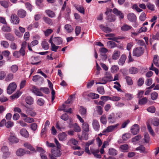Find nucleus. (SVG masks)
<instances>
[{"instance_id":"nucleus-1","label":"nucleus","mask_w":159,"mask_h":159,"mask_svg":"<svg viewBox=\"0 0 159 159\" xmlns=\"http://www.w3.org/2000/svg\"><path fill=\"white\" fill-rule=\"evenodd\" d=\"M119 125L118 123L114 125L108 126L106 129H104L102 132V133H107L111 132L117 129Z\"/></svg>"},{"instance_id":"nucleus-2","label":"nucleus","mask_w":159,"mask_h":159,"mask_svg":"<svg viewBox=\"0 0 159 159\" xmlns=\"http://www.w3.org/2000/svg\"><path fill=\"white\" fill-rule=\"evenodd\" d=\"M144 52V49L141 47H139L134 48L133 51V56L139 57L142 55Z\"/></svg>"},{"instance_id":"nucleus-3","label":"nucleus","mask_w":159,"mask_h":159,"mask_svg":"<svg viewBox=\"0 0 159 159\" xmlns=\"http://www.w3.org/2000/svg\"><path fill=\"white\" fill-rule=\"evenodd\" d=\"M17 87L16 84L15 82L11 83L8 86L7 89V93L11 94L16 89Z\"/></svg>"},{"instance_id":"nucleus-4","label":"nucleus","mask_w":159,"mask_h":159,"mask_svg":"<svg viewBox=\"0 0 159 159\" xmlns=\"http://www.w3.org/2000/svg\"><path fill=\"white\" fill-rule=\"evenodd\" d=\"M31 91L37 96H43V93L41 92L40 89L37 88L35 86H33L31 90Z\"/></svg>"},{"instance_id":"nucleus-5","label":"nucleus","mask_w":159,"mask_h":159,"mask_svg":"<svg viewBox=\"0 0 159 159\" xmlns=\"http://www.w3.org/2000/svg\"><path fill=\"white\" fill-rule=\"evenodd\" d=\"M107 120L109 123L113 124L116 122L117 117H116L115 114L112 113L108 115Z\"/></svg>"},{"instance_id":"nucleus-6","label":"nucleus","mask_w":159,"mask_h":159,"mask_svg":"<svg viewBox=\"0 0 159 159\" xmlns=\"http://www.w3.org/2000/svg\"><path fill=\"white\" fill-rule=\"evenodd\" d=\"M90 150L91 152L94 155L95 157L98 158H101V156L98 153L99 152V149H94L93 146L90 147Z\"/></svg>"},{"instance_id":"nucleus-7","label":"nucleus","mask_w":159,"mask_h":159,"mask_svg":"<svg viewBox=\"0 0 159 159\" xmlns=\"http://www.w3.org/2000/svg\"><path fill=\"white\" fill-rule=\"evenodd\" d=\"M92 126L93 129L96 131H98L100 128V125L98 120L93 119L92 121Z\"/></svg>"},{"instance_id":"nucleus-8","label":"nucleus","mask_w":159,"mask_h":159,"mask_svg":"<svg viewBox=\"0 0 159 159\" xmlns=\"http://www.w3.org/2000/svg\"><path fill=\"white\" fill-rule=\"evenodd\" d=\"M11 23L16 25L19 24L20 21L19 19L16 15H12L11 16Z\"/></svg>"},{"instance_id":"nucleus-9","label":"nucleus","mask_w":159,"mask_h":159,"mask_svg":"<svg viewBox=\"0 0 159 159\" xmlns=\"http://www.w3.org/2000/svg\"><path fill=\"white\" fill-rule=\"evenodd\" d=\"M53 35L51 36L50 37L49 40V43L51 44V50L52 51L56 52L57 51V49L59 48V46H57L55 45V43H54L52 41V37Z\"/></svg>"},{"instance_id":"nucleus-10","label":"nucleus","mask_w":159,"mask_h":159,"mask_svg":"<svg viewBox=\"0 0 159 159\" xmlns=\"http://www.w3.org/2000/svg\"><path fill=\"white\" fill-rule=\"evenodd\" d=\"M59 149L54 148L51 150V155H53L55 157H60L61 155V152Z\"/></svg>"},{"instance_id":"nucleus-11","label":"nucleus","mask_w":159,"mask_h":159,"mask_svg":"<svg viewBox=\"0 0 159 159\" xmlns=\"http://www.w3.org/2000/svg\"><path fill=\"white\" fill-rule=\"evenodd\" d=\"M131 130L132 133L134 135H136L139 131V126L137 124H134L131 127Z\"/></svg>"},{"instance_id":"nucleus-12","label":"nucleus","mask_w":159,"mask_h":159,"mask_svg":"<svg viewBox=\"0 0 159 159\" xmlns=\"http://www.w3.org/2000/svg\"><path fill=\"white\" fill-rule=\"evenodd\" d=\"M8 139L9 142L12 143H16L19 141L18 139L16 137L15 134H11Z\"/></svg>"},{"instance_id":"nucleus-13","label":"nucleus","mask_w":159,"mask_h":159,"mask_svg":"<svg viewBox=\"0 0 159 159\" xmlns=\"http://www.w3.org/2000/svg\"><path fill=\"white\" fill-rule=\"evenodd\" d=\"M26 114L32 117L36 115V112L32 107L29 108L25 111Z\"/></svg>"},{"instance_id":"nucleus-14","label":"nucleus","mask_w":159,"mask_h":159,"mask_svg":"<svg viewBox=\"0 0 159 159\" xmlns=\"http://www.w3.org/2000/svg\"><path fill=\"white\" fill-rule=\"evenodd\" d=\"M104 81H113V77L111 74L109 72H107L106 73L105 76L103 78Z\"/></svg>"},{"instance_id":"nucleus-15","label":"nucleus","mask_w":159,"mask_h":159,"mask_svg":"<svg viewBox=\"0 0 159 159\" xmlns=\"http://www.w3.org/2000/svg\"><path fill=\"white\" fill-rule=\"evenodd\" d=\"M128 20L131 22H134L136 20V15L133 13H130L127 15Z\"/></svg>"},{"instance_id":"nucleus-16","label":"nucleus","mask_w":159,"mask_h":159,"mask_svg":"<svg viewBox=\"0 0 159 159\" xmlns=\"http://www.w3.org/2000/svg\"><path fill=\"white\" fill-rule=\"evenodd\" d=\"M113 13L116 15L119 16V18L121 19H122L124 17V14L121 12L116 8H114L112 11Z\"/></svg>"},{"instance_id":"nucleus-17","label":"nucleus","mask_w":159,"mask_h":159,"mask_svg":"<svg viewBox=\"0 0 159 159\" xmlns=\"http://www.w3.org/2000/svg\"><path fill=\"white\" fill-rule=\"evenodd\" d=\"M52 41L54 43L57 45L61 44L63 42L62 39L59 37L52 38Z\"/></svg>"},{"instance_id":"nucleus-18","label":"nucleus","mask_w":159,"mask_h":159,"mask_svg":"<svg viewBox=\"0 0 159 159\" xmlns=\"http://www.w3.org/2000/svg\"><path fill=\"white\" fill-rule=\"evenodd\" d=\"M45 12L47 16L51 18H53L56 16V14L53 11L50 9H47L45 11Z\"/></svg>"},{"instance_id":"nucleus-19","label":"nucleus","mask_w":159,"mask_h":159,"mask_svg":"<svg viewBox=\"0 0 159 159\" xmlns=\"http://www.w3.org/2000/svg\"><path fill=\"white\" fill-rule=\"evenodd\" d=\"M132 29L133 30L132 27L130 25L127 24H124L121 27V30L124 32H125Z\"/></svg>"},{"instance_id":"nucleus-20","label":"nucleus","mask_w":159,"mask_h":159,"mask_svg":"<svg viewBox=\"0 0 159 159\" xmlns=\"http://www.w3.org/2000/svg\"><path fill=\"white\" fill-rule=\"evenodd\" d=\"M78 144V141L75 139L72 138L70 139L67 143V145L71 146L72 145L76 146Z\"/></svg>"},{"instance_id":"nucleus-21","label":"nucleus","mask_w":159,"mask_h":159,"mask_svg":"<svg viewBox=\"0 0 159 159\" xmlns=\"http://www.w3.org/2000/svg\"><path fill=\"white\" fill-rule=\"evenodd\" d=\"M67 136V134L64 132L58 135L59 140L62 141H65L66 140Z\"/></svg>"},{"instance_id":"nucleus-22","label":"nucleus","mask_w":159,"mask_h":159,"mask_svg":"<svg viewBox=\"0 0 159 159\" xmlns=\"http://www.w3.org/2000/svg\"><path fill=\"white\" fill-rule=\"evenodd\" d=\"M24 146L26 148L34 152H36V150L33 147V146L30 143L26 142L24 144Z\"/></svg>"},{"instance_id":"nucleus-23","label":"nucleus","mask_w":159,"mask_h":159,"mask_svg":"<svg viewBox=\"0 0 159 159\" xmlns=\"http://www.w3.org/2000/svg\"><path fill=\"white\" fill-rule=\"evenodd\" d=\"M20 134L23 136L28 138L29 137V134L28 132L26 129H22L20 131Z\"/></svg>"},{"instance_id":"nucleus-24","label":"nucleus","mask_w":159,"mask_h":159,"mask_svg":"<svg viewBox=\"0 0 159 159\" xmlns=\"http://www.w3.org/2000/svg\"><path fill=\"white\" fill-rule=\"evenodd\" d=\"M43 20L46 23L50 25H52L53 24L52 20L48 17L44 16L43 18Z\"/></svg>"},{"instance_id":"nucleus-25","label":"nucleus","mask_w":159,"mask_h":159,"mask_svg":"<svg viewBox=\"0 0 159 159\" xmlns=\"http://www.w3.org/2000/svg\"><path fill=\"white\" fill-rule=\"evenodd\" d=\"M126 57L125 54L122 55L119 61V64L120 65H123L125 61Z\"/></svg>"},{"instance_id":"nucleus-26","label":"nucleus","mask_w":159,"mask_h":159,"mask_svg":"<svg viewBox=\"0 0 159 159\" xmlns=\"http://www.w3.org/2000/svg\"><path fill=\"white\" fill-rule=\"evenodd\" d=\"M120 51L118 50H115L112 55V59L114 60L118 59L120 56Z\"/></svg>"},{"instance_id":"nucleus-27","label":"nucleus","mask_w":159,"mask_h":159,"mask_svg":"<svg viewBox=\"0 0 159 159\" xmlns=\"http://www.w3.org/2000/svg\"><path fill=\"white\" fill-rule=\"evenodd\" d=\"M25 150L22 148L17 149L16 152V154L18 156H22L25 154Z\"/></svg>"},{"instance_id":"nucleus-28","label":"nucleus","mask_w":159,"mask_h":159,"mask_svg":"<svg viewBox=\"0 0 159 159\" xmlns=\"http://www.w3.org/2000/svg\"><path fill=\"white\" fill-rule=\"evenodd\" d=\"M17 14L20 17L23 18L26 16V12L23 9H20L18 11Z\"/></svg>"},{"instance_id":"nucleus-29","label":"nucleus","mask_w":159,"mask_h":159,"mask_svg":"<svg viewBox=\"0 0 159 159\" xmlns=\"http://www.w3.org/2000/svg\"><path fill=\"white\" fill-rule=\"evenodd\" d=\"M82 128L85 132H88L89 131V125L88 123L84 122L83 123Z\"/></svg>"},{"instance_id":"nucleus-30","label":"nucleus","mask_w":159,"mask_h":159,"mask_svg":"<svg viewBox=\"0 0 159 159\" xmlns=\"http://www.w3.org/2000/svg\"><path fill=\"white\" fill-rule=\"evenodd\" d=\"M99 27L100 28L105 32L109 33L111 31V30L110 28L105 27L102 25H100Z\"/></svg>"},{"instance_id":"nucleus-31","label":"nucleus","mask_w":159,"mask_h":159,"mask_svg":"<svg viewBox=\"0 0 159 159\" xmlns=\"http://www.w3.org/2000/svg\"><path fill=\"white\" fill-rule=\"evenodd\" d=\"M42 48L45 50H48L49 48V45L46 40H44L41 43Z\"/></svg>"},{"instance_id":"nucleus-32","label":"nucleus","mask_w":159,"mask_h":159,"mask_svg":"<svg viewBox=\"0 0 159 159\" xmlns=\"http://www.w3.org/2000/svg\"><path fill=\"white\" fill-rule=\"evenodd\" d=\"M64 28L68 33H71L73 30V28L71 26L68 24L64 26Z\"/></svg>"},{"instance_id":"nucleus-33","label":"nucleus","mask_w":159,"mask_h":159,"mask_svg":"<svg viewBox=\"0 0 159 159\" xmlns=\"http://www.w3.org/2000/svg\"><path fill=\"white\" fill-rule=\"evenodd\" d=\"M5 38L7 40L11 41H13L15 40L14 36L10 33H7L5 35Z\"/></svg>"},{"instance_id":"nucleus-34","label":"nucleus","mask_w":159,"mask_h":159,"mask_svg":"<svg viewBox=\"0 0 159 159\" xmlns=\"http://www.w3.org/2000/svg\"><path fill=\"white\" fill-rule=\"evenodd\" d=\"M159 57L157 55H155L154 56L153 62L154 64L157 67H159V63L158 61Z\"/></svg>"},{"instance_id":"nucleus-35","label":"nucleus","mask_w":159,"mask_h":159,"mask_svg":"<svg viewBox=\"0 0 159 159\" xmlns=\"http://www.w3.org/2000/svg\"><path fill=\"white\" fill-rule=\"evenodd\" d=\"M26 103L29 105H31L34 102L33 98L31 96H29L26 98L25 99Z\"/></svg>"},{"instance_id":"nucleus-36","label":"nucleus","mask_w":159,"mask_h":159,"mask_svg":"<svg viewBox=\"0 0 159 159\" xmlns=\"http://www.w3.org/2000/svg\"><path fill=\"white\" fill-rule=\"evenodd\" d=\"M87 96L89 97L92 99H97L99 98V95L94 93H90Z\"/></svg>"},{"instance_id":"nucleus-37","label":"nucleus","mask_w":159,"mask_h":159,"mask_svg":"<svg viewBox=\"0 0 159 159\" xmlns=\"http://www.w3.org/2000/svg\"><path fill=\"white\" fill-rule=\"evenodd\" d=\"M32 62L31 64L34 65L38 64L40 62V61L39 60V58L37 57L32 58Z\"/></svg>"},{"instance_id":"nucleus-38","label":"nucleus","mask_w":159,"mask_h":159,"mask_svg":"<svg viewBox=\"0 0 159 159\" xmlns=\"http://www.w3.org/2000/svg\"><path fill=\"white\" fill-rule=\"evenodd\" d=\"M108 153L110 155L115 156L117 155V152L114 148H110L109 149Z\"/></svg>"},{"instance_id":"nucleus-39","label":"nucleus","mask_w":159,"mask_h":159,"mask_svg":"<svg viewBox=\"0 0 159 159\" xmlns=\"http://www.w3.org/2000/svg\"><path fill=\"white\" fill-rule=\"evenodd\" d=\"M13 78V75L12 73H10L8 74L5 78V80L7 82L11 81Z\"/></svg>"},{"instance_id":"nucleus-40","label":"nucleus","mask_w":159,"mask_h":159,"mask_svg":"<svg viewBox=\"0 0 159 159\" xmlns=\"http://www.w3.org/2000/svg\"><path fill=\"white\" fill-rule=\"evenodd\" d=\"M66 107V105L64 104H63L61 107L59 109V110L60 111H63L64 112H69L71 113L72 112V109L70 108L68 110H67L65 109V108Z\"/></svg>"},{"instance_id":"nucleus-41","label":"nucleus","mask_w":159,"mask_h":159,"mask_svg":"<svg viewBox=\"0 0 159 159\" xmlns=\"http://www.w3.org/2000/svg\"><path fill=\"white\" fill-rule=\"evenodd\" d=\"M141 138V137L140 135H138L132 138V142L134 144H135Z\"/></svg>"},{"instance_id":"nucleus-42","label":"nucleus","mask_w":159,"mask_h":159,"mask_svg":"<svg viewBox=\"0 0 159 159\" xmlns=\"http://www.w3.org/2000/svg\"><path fill=\"white\" fill-rule=\"evenodd\" d=\"M80 112L82 116H85L86 115L87 112L86 109L83 107H81L80 110Z\"/></svg>"},{"instance_id":"nucleus-43","label":"nucleus","mask_w":159,"mask_h":159,"mask_svg":"<svg viewBox=\"0 0 159 159\" xmlns=\"http://www.w3.org/2000/svg\"><path fill=\"white\" fill-rule=\"evenodd\" d=\"M107 46L109 48H112L116 46V45L115 43L111 41H108L107 43Z\"/></svg>"},{"instance_id":"nucleus-44","label":"nucleus","mask_w":159,"mask_h":159,"mask_svg":"<svg viewBox=\"0 0 159 159\" xmlns=\"http://www.w3.org/2000/svg\"><path fill=\"white\" fill-rule=\"evenodd\" d=\"M100 120L101 123L102 124L104 125L106 124L107 119L106 116L105 115H103L101 117Z\"/></svg>"},{"instance_id":"nucleus-45","label":"nucleus","mask_w":159,"mask_h":159,"mask_svg":"<svg viewBox=\"0 0 159 159\" xmlns=\"http://www.w3.org/2000/svg\"><path fill=\"white\" fill-rule=\"evenodd\" d=\"M108 50L107 49L104 48H102L100 50V52L101 55L103 56L105 58H107V56L105 55V53L107 52Z\"/></svg>"},{"instance_id":"nucleus-46","label":"nucleus","mask_w":159,"mask_h":159,"mask_svg":"<svg viewBox=\"0 0 159 159\" xmlns=\"http://www.w3.org/2000/svg\"><path fill=\"white\" fill-rule=\"evenodd\" d=\"M18 69V66L16 65H13L10 67V70L13 73L16 72Z\"/></svg>"},{"instance_id":"nucleus-47","label":"nucleus","mask_w":159,"mask_h":159,"mask_svg":"<svg viewBox=\"0 0 159 159\" xmlns=\"http://www.w3.org/2000/svg\"><path fill=\"white\" fill-rule=\"evenodd\" d=\"M107 19L109 22H113L115 20L116 18L114 15L108 16L107 17Z\"/></svg>"},{"instance_id":"nucleus-48","label":"nucleus","mask_w":159,"mask_h":159,"mask_svg":"<svg viewBox=\"0 0 159 159\" xmlns=\"http://www.w3.org/2000/svg\"><path fill=\"white\" fill-rule=\"evenodd\" d=\"M129 72L130 74H135L138 72V70L135 67H132L129 69Z\"/></svg>"},{"instance_id":"nucleus-49","label":"nucleus","mask_w":159,"mask_h":159,"mask_svg":"<svg viewBox=\"0 0 159 159\" xmlns=\"http://www.w3.org/2000/svg\"><path fill=\"white\" fill-rule=\"evenodd\" d=\"M53 32V30L51 29H48L46 30L43 31L44 34L46 36H48Z\"/></svg>"},{"instance_id":"nucleus-50","label":"nucleus","mask_w":159,"mask_h":159,"mask_svg":"<svg viewBox=\"0 0 159 159\" xmlns=\"http://www.w3.org/2000/svg\"><path fill=\"white\" fill-rule=\"evenodd\" d=\"M120 148L122 150V152H127L129 148L128 145L125 144L121 145Z\"/></svg>"},{"instance_id":"nucleus-51","label":"nucleus","mask_w":159,"mask_h":159,"mask_svg":"<svg viewBox=\"0 0 159 159\" xmlns=\"http://www.w3.org/2000/svg\"><path fill=\"white\" fill-rule=\"evenodd\" d=\"M147 101L148 99L146 97H145L139 100V104L144 105L147 103Z\"/></svg>"},{"instance_id":"nucleus-52","label":"nucleus","mask_w":159,"mask_h":159,"mask_svg":"<svg viewBox=\"0 0 159 159\" xmlns=\"http://www.w3.org/2000/svg\"><path fill=\"white\" fill-rule=\"evenodd\" d=\"M119 70V67L117 65L113 66L111 68V71L112 73H116Z\"/></svg>"},{"instance_id":"nucleus-53","label":"nucleus","mask_w":159,"mask_h":159,"mask_svg":"<svg viewBox=\"0 0 159 159\" xmlns=\"http://www.w3.org/2000/svg\"><path fill=\"white\" fill-rule=\"evenodd\" d=\"M76 9L80 13L84 14V8L80 6H78L76 7Z\"/></svg>"},{"instance_id":"nucleus-54","label":"nucleus","mask_w":159,"mask_h":159,"mask_svg":"<svg viewBox=\"0 0 159 159\" xmlns=\"http://www.w3.org/2000/svg\"><path fill=\"white\" fill-rule=\"evenodd\" d=\"M131 137V135L129 133L124 134L122 137V139L124 141H126Z\"/></svg>"},{"instance_id":"nucleus-55","label":"nucleus","mask_w":159,"mask_h":159,"mask_svg":"<svg viewBox=\"0 0 159 159\" xmlns=\"http://www.w3.org/2000/svg\"><path fill=\"white\" fill-rule=\"evenodd\" d=\"M0 3L1 5L3 6V7L7 8L9 6V4L8 2L5 1H2L0 2Z\"/></svg>"},{"instance_id":"nucleus-56","label":"nucleus","mask_w":159,"mask_h":159,"mask_svg":"<svg viewBox=\"0 0 159 159\" xmlns=\"http://www.w3.org/2000/svg\"><path fill=\"white\" fill-rule=\"evenodd\" d=\"M125 96L126 99L128 100H130L133 98V95L129 93H125Z\"/></svg>"},{"instance_id":"nucleus-57","label":"nucleus","mask_w":159,"mask_h":159,"mask_svg":"<svg viewBox=\"0 0 159 159\" xmlns=\"http://www.w3.org/2000/svg\"><path fill=\"white\" fill-rule=\"evenodd\" d=\"M136 150L140 151V152H144L145 151V148L143 146H140L136 148Z\"/></svg>"},{"instance_id":"nucleus-58","label":"nucleus","mask_w":159,"mask_h":159,"mask_svg":"<svg viewBox=\"0 0 159 159\" xmlns=\"http://www.w3.org/2000/svg\"><path fill=\"white\" fill-rule=\"evenodd\" d=\"M5 125L7 128H9L14 125V123L12 121H9L5 123Z\"/></svg>"},{"instance_id":"nucleus-59","label":"nucleus","mask_w":159,"mask_h":159,"mask_svg":"<svg viewBox=\"0 0 159 159\" xmlns=\"http://www.w3.org/2000/svg\"><path fill=\"white\" fill-rule=\"evenodd\" d=\"M74 131L77 132H79L81 131V128L80 127L76 124L75 123L74 126Z\"/></svg>"},{"instance_id":"nucleus-60","label":"nucleus","mask_w":159,"mask_h":159,"mask_svg":"<svg viewBox=\"0 0 159 159\" xmlns=\"http://www.w3.org/2000/svg\"><path fill=\"white\" fill-rule=\"evenodd\" d=\"M2 30L5 32H10L11 31V29L8 26L4 25L2 27Z\"/></svg>"},{"instance_id":"nucleus-61","label":"nucleus","mask_w":159,"mask_h":159,"mask_svg":"<svg viewBox=\"0 0 159 159\" xmlns=\"http://www.w3.org/2000/svg\"><path fill=\"white\" fill-rule=\"evenodd\" d=\"M21 94L19 92H17L13 95L11 96V98L12 99L18 98L20 96Z\"/></svg>"},{"instance_id":"nucleus-62","label":"nucleus","mask_w":159,"mask_h":159,"mask_svg":"<svg viewBox=\"0 0 159 159\" xmlns=\"http://www.w3.org/2000/svg\"><path fill=\"white\" fill-rule=\"evenodd\" d=\"M79 139L81 140H88V134L85 133H84L82 134V136L81 137H79Z\"/></svg>"},{"instance_id":"nucleus-63","label":"nucleus","mask_w":159,"mask_h":159,"mask_svg":"<svg viewBox=\"0 0 159 159\" xmlns=\"http://www.w3.org/2000/svg\"><path fill=\"white\" fill-rule=\"evenodd\" d=\"M24 120L26 122L29 123H32L34 121V120L32 118L27 117L24 119Z\"/></svg>"},{"instance_id":"nucleus-64","label":"nucleus","mask_w":159,"mask_h":159,"mask_svg":"<svg viewBox=\"0 0 159 159\" xmlns=\"http://www.w3.org/2000/svg\"><path fill=\"white\" fill-rule=\"evenodd\" d=\"M1 44L3 47L7 48L8 47L9 44L8 42L6 41H2L1 42Z\"/></svg>"}]
</instances>
